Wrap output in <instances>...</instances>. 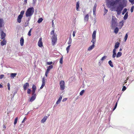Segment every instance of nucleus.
<instances>
[{
	"mask_svg": "<svg viewBox=\"0 0 134 134\" xmlns=\"http://www.w3.org/2000/svg\"><path fill=\"white\" fill-rule=\"evenodd\" d=\"M127 1L126 0H115L109 1L108 6L111 9V10L116 11L118 15H120L123 8L126 6Z\"/></svg>",
	"mask_w": 134,
	"mask_h": 134,
	"instance_id": "nucleus-1",
	"label": "nucleus"
},
{
	"mask_svg": "<svg viewBox=\"0 0 134 134\" xmlns=\"http://www.w3.org/2000/svg\"><path fill=\"white\" fill-rule=\"evenodd\" d=\"M34 9L32 7H30L27 9L25 13V15L27 17L31 16L34 12Z\"/></svg>",
	"mask_w": 134,
	"mask_h": 134,
	"instance_id": "nucleus-2",
	"label": "nucleus"
},
{
	"mask_svg": "<svg viewBox=\"0 0 134 134\" xmlns=\"http://www.w3.org/2000/svg\"><path fill=\"white\" fill-rule=\"evenodd\" d=\"M117 19L114 16H112L111 21V28L113 29L116 26H118V23L117 22Z\"/></svg>",
	"mask_w": 134,
	"mask_h": 134,
	"instance_id": "nucleus-3",
	"label": "nucleus"
},
{
	"mask_svg": "<svg viewBox=\"0 0 134 134\" xmlns=\"http://www.w3.org/2000/svg\"><path fill=\"white\" fill-rule=\"evenodd\" d=\"M60 89L63 90L65 88V83L64 81H61L60 82Z\"/></svg>",
	"mask_w": 134,
	"mask_h": 134,
	"instance_id": "nucleus-4",
	"label": "nucleus"
},
{
	"mask_svg": "<svg viewBox=\"0 0 134 134\" xmlns=\"http://www.w3.org/2000/svg\"><path fill=\"white\" fill-rule=\"evenodd\" d=\"M96 33V30H94L93 32L92 35V39L91 42H95Z\"/></svg>",
	"mask_w": 134,
	"mask_h": 134,
	"instance_id": "nucleus-5",
	"label": "nucleus"
},
{
	"mask_svg": "<svg viewBox=\"0 0 134 134\" xmlns=\"http://www.w3.org/2000/svg\"><path fill=\"white\" fill-rule=\"evenodd\" d=\"M52 42H56L57 40V38L56 35H53L52 38Z\"/></svg>",
	"mask_w": 134,
	"mask_h": 134,
	"instance_id": "nucleus-6",
	"label": "nucleus"
},
{
	"mask_svg": "<svg viewBox=\"0 0 134 134\" xmlns=\"http://www.w3.org/2000/svg\"><path fill=\"white\" fill-rule=\"evenodd\" d=\"M29 86V84L28 83H25L23 86V87L24 90L25 91L27 87H28Z\"/></svg>",
	"mask_w": 134,
	"mask_h": 134,
	"instance_id": "nucleus-7",
	"label": "nucleus"
},
{
	"mask_svg": "<svg viewBox=\"0 0 134 134\" xmlns=\"http://www.w3.org/2000/svg\"><path fill=\"white\" fill-rule=\"evenodd\" d=\"M1 38L2 39H3L5 37L6 35L3 31H1Z\"/></svg>",
	"mask_w": 134,
	"mask_h": 134,
	"instance_id": "nucleus-8",
	"label": "nucleus"
},
{
	"mask_svg": "<svg viewBox=\"0 0 134 134\" xmlns=\"http://www.w3.org/2000/svg\"><path fill=\"white\" fill-rule=\"evenodd\" d=\"M95 42H93V44L91 46H90L87 49V50L89 51H90L93 49L94 47V44Z\"/></svg>",
	"mask_w": 134,
	"mask_h": 134,
	"instance_id": "nucleus-9",
	"label": "nucleus"
},
{
	"mask_svg": "<svg viewBox=\"0 0 134 134\" xmlns=\"http://www.w3.org/2000/svg\"><path fill=\"white\" fill-rule=\"evenodd\" d=\"M42 84L41 85V86L40 87V89H42L45 85V80H44V77H43L42 78Z\"/></svg>",
	"mask_w": 134,
	"mask_h": 134,
	"instance_id": "nucleus-10",
	"label": "nucleus"
},
{
	"mask_svg": "<svg viewBox=\"0 0 134 134\" xmlns=\"http://www.w3.org/2000/svg\"><path fill=\"white\" fill-rule=\"evenodd\" d=\"M120 42H116L115 46L114 48V49H115V51H116V49H117L120 46Z\"/></svg>",
	"mask_w": 134,
	"mask_h": 134,
	"instance_id": "nucleus-11",
	"label": "nucleus"
},
{
	"mask_svg": "<svg viewBox=\"0 0 134 134\" xmlns=\"http://www.w3.org/2000/svg\"><path fill=\"white\" fill-rule=\"evenodd\" d=\"M23 17L21 15H19L17 18V21L19 23H20L21 22V19Z\"/></svg>",
	"mask_w": 134,
	"mask_h": 134,
	"instance_id": "nucleus-12",
	"label": "nucleus"
},
{
	"mask_svg": "<svg viewBox=\"0 0 134 134\" xmlns=\"http://www.w3.org/2000/svg\"><path fill=\"white\" fill-rule=\"evenodd\" d=\"M49 116V115H48V116H44L41 120V122L43 123L45 122Z\"/></svg>",
	"mask_w": 134,
	"mask_h": 134,
	"instance_id": "nucleus-13",
	"label": "nucleus"
},
{
	"mask_svg": "<svg viewBox=\"0 0 134 134\" xmlns=\"http://www.w3.org/2000/svg\"><path fill=\"white\" fill-rule=\"evenodd\" d=\"M36 98V96L34 95H32V97L30 99V102H32Z\"/></svg>",
	"mask_w": 134,
	"mask_h": 134,
	"instance_id": "nucleus-14",
	"label": "nucleus"
},
{
	"mask_svg": "<svg viewBox=\"0 0 134 134\" xmlns=\"http://www.w3.org/2000/svg\"><path fill=\"white\" fill-rule=\"evenodd\" d=\"M71 42H68V44H69V45L66 48V50L67 53H68L69 52L70 48L71 46V45H70V44H71Z\"/></svg>",
	"mask_w": 134,
	"mask_h": 134,
	"instance_id": "nucleus-15",
	"label": "nucleus"
},
{
	"mask_svg": "<svg viewBox=\"0 0 134 134\" xmlns=\"http://www.w3.org/2000/svg\"><path fill=\"white\" fill-rule=\"evenodd\" d=\"M17 75L16 73H11L10 74V77L11 79H13Z\"/></svg>",
	"mask_w": 134,
	"mask_h": 134,
	"instance_id": "nucleus-16",
	"label": "nucleus"
},
{
	"mask_svg": "<svg viewBox=\"0 0 134 134\" xmlns=\"http://www.w3.org/2000/svg\"><path fill=\"white\" fill-rule=\"evenodd\" d=\"M97 6V4L96 3H95L94 4L93 9V14H94L95 13Z\"/></svg>",
	"mask_w": 134,
	"mask_h": 134,
	"instance_id": "nucleus-17",
	"label": "nucleus"
},
{
	"mask_svg": "<svg viewBox=\"0 0 134 134\" xmlns=\"http://www.w3.org/2000/svg\"><path fill=\"white\" fill-rule=\"evenodd\" d=\"M116 51H115V49H113V54L112 55V57L113 58H115L116 57Z\"/></svg>",
	"mask_w": 134,
	"mask_h": 134,
	"instance_id": "nucleus-18",
	"label": "nucleus"
},
{
	"mask_svg": "<svg viewBox=\"0 0 134 134\" xmlns=\"http://www.w3.org/2000/svg\"><path fill=\"white\" fill-rule=\"evenodd\" d=\"M4 22L3 20L2 19L0 18V28L2 27V24Z\"/></svg>",
	"mask_w": 134,
	"mask_h": 134,
	"instance_id": "nucleus-19",
	"label": "nucleus"
},
{
	"mask_svg": "<svg viewBox=\"0 0 134 134\" xmlns=\"http://www.w3.org/2000/svg\"><path fill=\"white\" fill-rule=\"evenodd\" d=\"M89 15L88 14H86L85 16L84 20L85 21H87L89 19Z\"/></svg>",
	"mask_w": 134,
	"mask_h": 134,
	"instance_id": "nucleus-20",
	"label": "nucleus"
},
{
	"mask_svg": "<svg viewBox=\"0 0 134 134\" xmlns=\"http://www.w3.org/2000/svg\"><path fill=\"white\" fill-rule=\"evenodd\" d=\"M122 55V53L121 52H118L116 55V57L117 58H118L120 57Z\"/></svg>",
	"mask_w": 134,
	"mask_h": 134,
	"instance_id": "nucleus-21",
	"label": "nucleus"
},
{
	"mask_svg": "<svg viewBox=\"0 0 134 134\" xmlns=\"http://www.w3.org/2000/svg\"><path fill=\"white\" fill-rule=\"evenodd\" d=\"M108 63L110 66H111V67H113L114 65L111 60H109L108 62Z\"/></svg>",
	"mask_w": 134,
	"mask_h": 134,
	"instance_id": "nucleus-22",
	"label": "nucleus"
},
{
	"mask_svg": "<svg viewBox=\"0 0 134 134\" xmlns=\"http://www.w3.org/2000/svg\"><path fill=\"white\" fill-rule=\"evenodd\" d=\"M128 16V12H127L125 14L124 17V20H126V19Z\"/></svg>",
	"mask_w": 134,
	"mask_h": 134,
	"instance_id": "nucleus-23",
	"label": "nucleus"
},
{
	"mask_svg": "<svg viewBox=\"0 0 134 134\" xmlns=\"http://www.w3.org/2000/svg\"><path fill=\"white\" fill-rule=\"evenodd\" d=\"M118 31L119 28L118 27H116L114 29V32L115 34H116L118 33Z\"/></svg>",
	"mask_w": 134,
	"mask_h": 134,
	"instance_id": "nucleus-24",
	"label": "nucleus"
},
{
	"mask_svg": "<svg viewBox=\"0 0 134 134\" xmlns=\"http://www.w3.org/2000/svg\"><path fill=\"white\" fill-rule=\"evenodd\" d=\"M79 2H78L76 4V10L77 11L78 10V9L79 7Z\"/></svg>",
	"mask_w": 134,
	"mask_h": 134,
	"instance_id": "nucleus-25",
	"label": "nucleus"
},
{
	"mask_svg": "<svg viewBox=\"0 0 134 134\" xmlns=\"http://www.w3.org/2000/svg\"><path fill=\"white\" fill-rule=\"evenodd\" d=\"M43 19L42 18H40L37 21V22L38 23H40L43 21Z\"/></svg>",
	"mask_w": 134,
	"mask_h": 134,
	"instance_id": "nucleus-26",
	"label": "nucleus"
},
{
	"mask_svg": "<svg viewBox=\"0 0 134 134\" xmlns=\"http://www.w3.org/2000/svg\"><path fill=\"white\" fill-rule=\"evenodd\" d=\"M118 100H119V99H118V100L117 101V102L116 103L114 108L113 109V111H114L116 109V108L117 107V104H118Z\"/></svg>",
	"mask_w": 134,
	"mask_h": 134,
	"instance_id": "nucleus-27",
	"label": "nucleus"
},
{
	"mask_svg": "<svg viewBox=\"0 0 134 134\" xmlns=\"http://www.w3.org/2000/svg\"><path fill=\"white\" fill-rule=\"evenodd\" d=\"M36 87L35 85H33L32 87V90L36 91Z\"/></svg>",
	"mask_w": 134,
	"mask_h": 134,
	"instance_id": "nucleus-28",
	"label": "nucleus"
},
{
	"mask_svg": "<svg viewBox=\"0 0 134 134\" xmlns=\"http://www.w3.org/2000/svg\"><path fill=\"white\" fill-rule=\"evenodd\" d=\"M38 45L40 47H43L42 42H38Z\"/></svg>",
	"mask_w": 134,
	"mask_h": 134,
	"instance_id": "nucleus-29",
	"label": "nucleus"
},
{
	"mask_svg": "<svg viewBox=\"0 0 134 134\" xmlns=\"http://www.w3.org/2000/svg\"><path fill=\"white\" fill-rule=\"evenodd\" d=\"M25 11L24 10L21 11L20 13V14L19 15H21L22 16H23V15Z\"/></svg>",
	"mask_w": 134,
	"mask_h": 134,
	"instance_id": "nucleus-30",
	"label": "nucleus"
},
{
	"mask_svg": "<svg viewBox=\"0 0 134 134\" xmlns=\"http://www.w3.org/2000/svg\"><path fill=\"white\" fill-rule=\"evenodd\" d=\"M29 25V22H27V21H26L25 24H24V26L25 27H26L27 26H28Z\"/></svg>",
	"mask_w": 134,
	"mask_h": 134,
	"instance_id": "nucleus-31",
	"label": "nucleus"
},
{
	"mask_svg": "<svg viewBox=\"0 0 134 134\" xmlns=\"http://www.w3.org/2000/svg\"><path fill=\"white\" fill-rule=\"evenodd\" d=\"M127 11V9L126 8H125L122 11V14L124 15L126 12Z\"/></svg>",
	"mask_w": 134,
	"mask_h": 134,
	"instance_id": "nucleus-32",
	"label": "nucleus"
},
{
	"mask_svg": "<svg viewBox=\"0 0 134 134\" xmlns=\"http://www.w3.org/2000/svg\"><path fill=\"white\" fill-rule=\"evenodd\" d=\"M31 92V90L30 88H28L27 90V93L28 94H30Z\"/></svg>",
	"mask_w": 134,
	"mask_h": 134,
	"instance_id": "nucleus-33",
	"label": "nucleus"
},
{
	"mask_svg": "<svg viewBox=\"0 0 134 134\" xmlns=\"http://www.w3.org/2000/svg\"><path fill=\"white\" fill-rule=\"evenodd\" d=\"M18 119V118L17 117H16L15 118V120H14V124L15 125V124H16V123L17 122Z\"/></svg>",
	"mask_w": 134,
	"mask_h": 134,
	"instance_id": "nucleus-34",
	"label": "nucleus"
},
{
	"mask_svg": "<svg viewBox=\"0 0 134 134\" xmlns=\"http://www.w3.org/2000/svg\"><path fill=\"white\" fill-rule=\"evenodd\" d=\"M85 92V91L84 90H83L82 91H81V92H80V94L81 96H82L83 93H84V92Z\"/></svg>",
	"mask_w": 134,
	"mask_h": 134,
	"instance_id": "nucleus-35",
	"label": "nucleus"
},
{
	"mask_svg": "<svg viewBox=\"0 0 134 134\" xmlns=\"http://www.w3.org/2000/svg\"><path fill=\"white\" fill-rule=\"evenodd\" d=\"M119 25L121 26V27H122L124 25L123 21H122L120 22Z\"/></svg>",
	"mask_w": 134,
	"mask_h": 134,
	"instance_id": "nucleus-36",
	"label": "nucleus"
},
{
	"mask_svg": "<svg viewBox=\"0 0 134 134\" xmlns=\"http://www.w3.org/2000/svg\"><path fill=\"white\" fill-rule=\"evenodd\" d=\"M107 57V56H104L101 59V61H103V60L105 59Z\"/></svg>",
	"mask_w": 134,
	"mask_h": 134,
	"instance_id": "nucleus-37",
	"label": "nucleus"
},
{
	"mask_svg": "<svg viewBox=\"0 0 134 134\" xmlns=\"http://www.w3.org/2000/svg\"><path fill=\"white\" fill-rule=\"evenodd\" d=\"M37 0H33V3L32 4L34 6H35L37 1Z\"/></svg>",
	"mask_w": 134,
	"mask_h": 134,
	"instance_id": "nucleus-38",
	"label": "nucleus"
},
{
	"mask_svg": "<svg viewBox=\"0 0 134 134\" xmlns=\"http://www.w3.org/2000/svg\"><path fill=\"white\" fill-rule=\"evenodd\" d=\"M63 57H62L60 60V64H62L63 63Z\"/></svg>",
	"mask_w": 134,
	"mask_h": 134,
	"instance_id": "nucleus-39",
	"label": "nucleus"
},
{
	"mask_svg": "<svg viewBox=\"0 0 134 134\" xmlns=\"http://www.w3.org/2000/svg\"><path fill=\"white\" fill-rule=\"evenodd\" d=\"M127 37H128V35H127V34H126V35L125 36L124 38L125 41H126V40L127 39Z\"/></svg>",
	"mask_w": 134,
	"mask_h": 134,
	"instance_id": "nucleus-40",
	"label": "nucleus"
},
{
	"mask_svg": "<svg viewBox=\"0 0 134 134\" xmlns=\"http://www.w3.org/2000/svg\"><path fill=\"white\" fill-rule=\"evenodd\" d=\"M51 35H55V34L54 33V30H53L51 32Z\"/></svg>",
	"mask_w": 134,
	"mask_h": 134,
	"instance_id": "nucleus-41",
	"label": "nucleus"
},
{
	"mask_svg": "<svg viewBox=\"0 0 134 134\" xmlns=\"http://www.w3.org/2000/svg\"><path fill=\"white\" fill-rule=\"evenodd\" d=\"M32 29H30L29 32H28V35L29 36H30L31 35V32Z\"/></svg>",
	"mask_w": 134,
	"mask_h": 134,
	"instance_id": "nucleus-42",
	"label": "nucleus"
},
{
	"mask_svg": "<svg viewBox=\"0 0 134 134\" xmlns=\"http://www.w3.org/2000/svg\"><path fill=\"white\" fill-rule=\"evenodd\" d=\"M35 91L33 90L32 91V95H34L36 96V94L35 93Z\"/></svg>",
	"mask_w": 134,
	"mask_h": 134,
	"instance_id": "nucleus-43",
	"label": "nucleus"
},
{
	"mask_svg": "<svg viewBox=\"0 0 134 134\" xmlns=\"http://www.w3.org/2000/svg\"><path fill=\"white\" fill-rule=\"evenodd\" d=\"M29 17L27 18L26 20L27 22H29V21L31 19V16L28 17Z\"/></svg>",
	"mask_w": 134,
	"mask_h": 134,
	"instance_id": "nucleus-44",
	"label": "nucleus"
},
{
	"mask_svg": "<svg viewBox=\"0 0 134 134\" xmlns=\"http://www.w3.org/2000/svg\"><path fill=\"white\" fill-rule=\"evenodd\" d=\"M134 8V6H132V7H131V12L132 13L133 12V9Z\"/></svg>",
	"mask_w": 134,
	"mask_h": 134,
	"instance_id": "nucleus-45",
	"label": "nucleus"
},
{
	"mask_svg": "<svg viewBox=\"0 0 134 134\" xmlns=\"http://www.w3.org/2000/svg\"><path fill=\"white\" fill-rule=\"evenodd\" d=\"M53 68V66L52 65H50L48 67V68L50 70H51Z\"/></svg>",
	"mask_w": 134,
	"mask_h": 134,
	"instance_id": "nucleus-46",
	"label": "nucleus"
},
{
	"mask_svg": "<svg viewBox=\"0 0 134 134\" xmlns=\"http://www.w3.org/2000/svg\"><path fill=\"white\" fill-rule=\"evenodd\" d=\"M126 88L125 86H123L122 89V91H124L126 90Z\"/></svg>",
	"mask_w": 134,
	"mask_h": 134,
	"instance_id": "nucleus-47",
	"label": "nucleus"
},
{
	"mask_svg": "<svg viewBox=\"0 0 134 134\" xmlns=\"http://www.w3.org/2000/svg\"><path fill=\"white\" fill-rule=\"evenodd\" d=\"M129 1L132 4H134V0H129Z\"/></svg>",
	"mask_w": 134,
	"mask_h": 134,
	"instance_id": "nucleus-48",
	"label": "nucleus"
},
{
	"mask_svg": "<svg viewBox=\"0 0 134 134\" xmlns=\"http://www.w3.org/2000/svg\"><path fill=\"white\" fill-rule=\"evenodd\" d=\"M17 92L16 91H15L14 92V93H13V95H12V98H13L14 97L15 95V94Z\"/></svg>",
	"mask_w": 134,
	"mask_h": 134,
	"instance_id": "nucleus-49",
	"label": "nucleus"
},
{
	"mask_svg": "<svg viewBox=\"0 0 134 134\" xmlns=\"http://www.w3.org/2000/svg\"><path fill=\"white\" fill-rule=\"evenodd\" d=\"M7 86L8 87V89L9 90L10 89V84L9 83H8Z\"/></svg>",
	"mask_w": 134,
	"mask_h": 134,
	"instance_id": "nucleus-50",
	"label": "nucleus"
},
{
	"mask_svg": "<svg viewBox=\"0 0 134 134\" xmlns=\"http://www.w3.org/2000/svg\"><path fill=\"white\" fill-rule=\"evenodd\" d=\"M20 42H24V39L23 37H21L20 39Z\"/></svg>",
	"mask_w": 134,
	"mask_h": 134,
	"instance_id": "nucleus-51",
	"label": "nucleus"
},
{
	"mask_svg": "<svg viewBox=\"0 0 134 134\" xmlns=\"http://www.w3.org/2000/svg\"><path fill=\"white\" fill-rule=\"evenodd\" d=\"M1 44L2 46H3L4 45L6 44V42H1Z\"/></svg>",
	"mask_w": 134,
	"mask_h": 134,
	"instance_id": "nucleus-52",
	"label": "nucleus"
},
{
	"mask_svg": "<svg viewBox=\"0 0 134 134\" xmlns=\"http://www.w3.org/2000/svg\"><path fill=\"white\" fill-rule=\"evenodd\" d=\"M52 63V62H47V64L48 65H51Z\"/></svg>",
	"mask_w": 134,
	"mask_h": 134,
	"instance_id": "nucleus-53",
	"label": "nucleus"
},
{
	"mask_svg": "<svg viewBox=\"0 0 134 134\" xmlns=\"http://www.w3.org/2000/svg\"><path fill=\"white\" fill-rule=\"evenodd\" d=\"M60 101H60L58 99V100L57 101L56 104H58L60 103Z\"/></svg>",
	"mask_w": 134,
	"mask_h": 134,
	"instance_id": "nucleus-54",
	"label": "nucleus"
},
{
	"mask_svg": "<svg viewBox=\"0 0 134 134\" xmlns=\"http://www.w3.org/2000/svg\"><path fill=\"white\" fill-rule=\"evenodd\" d=\"M4 76V75L2 74L0 75V79H2Z\"/></svg>",
	"mask_w": 134,
	"mask_h": 134,
	"instance_id": "nucleus-55",
	"label": "nucleus"
},
{
	"mask_svg": "<svg viewBox=\"0 0 134 134\" xmlns=\"http://www.w3.org/2000/svg\"><path fill=\"white\" fill-rule=\"evenodd\" d=\"M62 96H60L59 98V99H58L60 101H61L62 99Z\"/></svg>",
	"mask_w": 134,
	"mask_h": 134,
	"instance_id": "nucleus-56",
	"label": "nucleus"
},
{
	"mask_svg": "<svg viewBox=\"0 0 134 134\" xmlns=\"http://www.w3.org/2000/svg\"><path fill=\"white\" fill-rule=\"evenodd\" d=\"M26 118H25V117L24 118V119L22 121V123H24L25 122V121L26 120Z\"/></svg>",
	"mask_w": 134,
	"mask_h": 134,
	"instance_id": "nucleus-57",
	"label": "nucleus"
},
{
	"mask_svg": "<svg viewBox=\"0 0 134 134\" xmlns=\"http://www.w3.org/2000/svg\"><path fill=\"white\" fill-rule=\"evenodd\" d=\"M104 9L105 10L104 13L105 14H106L107 13V12H108V10L106 9H105V8H104Z\"/></svg>",
	"mask_w": 134,
	"mask_h": 134,
	"instance_id": "nucleus-58",
	"label": "nucleus"
},
{
	"mask_svg": "<svg viewBox=\"0 0 134 134\" xmlns=\"http://www.w3.org/2000/svg\"><path fill=\"white\" fill-rule=\"evenodd\" d=\"M48 72L46 71L45 73V75L46 77H47L48 75Z\"/></svg>",
	"mask_w": 134,
	"mask_h": 134,
	"instance_id": "nucleus-59",
	"label": "nucleus"
},
{
	"mask_svg": "<svg viewBox=\"0 0 134 134\" xmlns=\"http://www.w3.org/2000/svg\"><path fill=\"white\" fill-rule=\"evenodd\" d=\"M42 42V38H40L38 42Z\"/></svg>",
	"mask_w": 134,
	"mask_h": 134,
	"instance_id": "nucleus-60",
	"label": "nucleus"
},
{
	"mask_svg": "<svg viewBox=\"0 0 134 134\" xmlns=\"http://www.w3.org/2000/svg\"><path fill=\"white\" fill-rule=\"evenodd\" d=\"M67 99V98H64L62 100L63 102H64L65 101H66Z\"/></svg>",
	"mask_w": 134,
	"mask_h": 134,
	"instance_id": "nucleus-61",
	"label": "nucleus"
},
{
	"mask_svg": "<svg viewBox=\"0 0 134 134\" xmlns=\"http://www.w3.org/2000/svg\"><path fill=\"white\" fill-rule=\"evenodd\" d=\"M71 37H70L69 38V41H68V42H71Z\"/></svg>",
	"mask_w": 134,
	"mask_h": 134,
	"instance_id": "nucleus-62",
	"label": "nucleus"
},
{
	"mask_svg": "<svg viewBox=\"0 0 134 134\" xmlns=\"http://www.w3.org/2000/svg\"><path fill=\"white\" fill-rule=\"evenodd\" d=\"M24 42H20V45L21 46H22L24 45Z\"/></svg>",
	"mask_w": 134,
	"mask_h": 134,
	"instance_id": "nucleus-63",
	"label": "nucleus"
},
{
	"mask_svg": "<svg viewBox=\"0 0 134 134\" xmlns=\"http://www.w3.org/2000/svg\"><path fill=\"white\" fill-rule=\"evenodd\" d=\"M50 70L48 68H47L46 71L48 72H49V71Z\"/></svg>",
	"mask_w": 134,
	"mask_h": 134,
	"instance_id": "nucleus-64",
	"label": "nucleus"
}]
</instances>
